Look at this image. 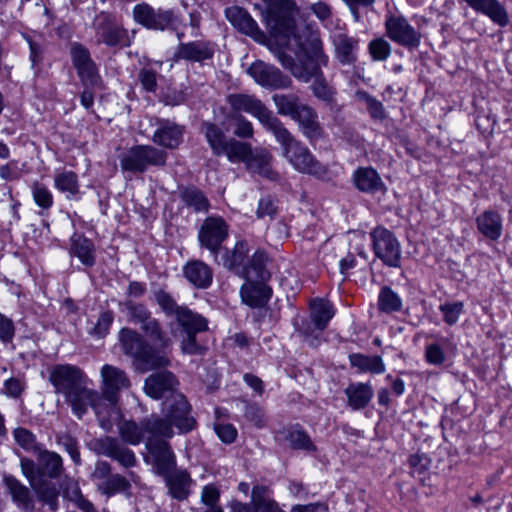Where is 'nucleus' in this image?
Returning a JSON list of instances; mask_svg holds the SVG:
<instances>
[{
	"instance_id": "nucleus-33",
	"label": "nucleus",
	"mask_w": 512,
	"mask_h": 512,
	"mask_svg": "<svg viewBox=\"0 0 512 512\" xmlns=\"http://www.w3.org/2000/svg\"><path fill=\"white\" fill-rule=\"evenodd\" d=\"M476 227L479 233L485 238L496 241L503 231L502 216L493 210H486L479 214L475 219Z\"/></svg>"
},
{
	"instance_id": "nucleus-62",
	"label": "nucleus",
	"mask_w": 512,
	"mask_h": 512,
	"mask_svg": "<svg viewBox=\"0 0 512 512\" xmlns=\"http://www.w3.org/2000/svg\"><path fill=\"white\" fill-rule=\"evenodd\" d=\"M439 310L443 315V321L452 326L459 320L460 315L464 311V303L461 301L446 302L439 306Z\"/></svg>"
},
{
	"instance_id": "nucleus-40",
	"label": "nucleus",
	"mask_w": 512,
	"mask_h": 512,
	"mask_svg": "<svg viewBox=\"0 0 512 512\" xmlns=\"http://www.w3.org/2000/svg\"><path fill=\"white\" fill-rule=\"evenodd\" d=\"M267 259V254L264 251H256L249 260V264L245 266L241 276L246 280L267 281L270 277V273L266 269Z\"/></svg>"
},
{
	"instance_id": "nucleus-60",
	"label": "nucleus",
	"mask_w": 512,
	"mask_h": 512,
	"mask_svg": "<svg viewBox=\"0 0 512 512\" xmlns=\"http://www.w3.org/2000/svg\"><path fill=\"white\" fill-rule=\"evenodd\" d=\"M368 51L374 61H385L390 57L392 47L387 40L379 37L370 41Z\"/></svg>"
},
{
	"instance_id": "nucleus-15",
	"label": "nucleus",
	"mask_w": 512,
	"mask_h": 512,
	"mask_svg": "<svg viewBox=\"0 0 512 512\" xmlns=\"http://www.w3.org/2000/svg\"><path fill=\"white\" fill-rule=\"evenodd\" d=\"M134 20L151 30H166L172 28L177 17L172 10L155 9L147 3L137 4L133 8Z\"/></svg>"
},
{
	"instance_id": "nucleus-57",
	"label": "nucleus",
	"mask_w": 512,
	"mask_h": 512,
	"mask_svg": "<svg viewBox=\"0 0 512 512\" xmlns=\"http://www.w3.org/2000/svg\"><path fill=\"white\" fill-rule=\"evenodd\" d=\"M13 437L15 442L26 451L36 454L42 448V445L37 442L36 436L26 428H15Z\"/></svg>"
},
{
	"instance_id": "nucleus-25",
	"label": "nucleus",
	"mask_w": 512,
	"mask_h": 512,
	"mask_svg": "<svg viewBox=\"0 0 512 512\" xmlns=\"http://www.w3.org/2000/svg\"><path fill=\"white\" fill-rule=\"evenodd\" d=\"M163 479L167 487V494L178 501L186 500L191 494L194 480L185 469H174L164 474Z\"/></svg>"
},
{
	"instance_id": "nucleus-59",
	"label": "nucleus",
	"mask_w": 512,
	"mask_h": 512,
	"mask_svg": "<svg viewBox=\"0 0 512 512\" xmlns=\"http://www.w3.org/2000/svg\"><path fill=\"white\" fill-rule=\"evenodd\" d=\"M356 97L360 102L365 103L370 116L375 120H383L386 117L383 104L366 91L358 90Z\"/></svg>"
},
{
	"instance_id": "nucleus-21",
	"label": "nucleus",
	"mask_w": 512,
	"mask_h": 512,
	"mask_svg": "<svg viewBox=\"0 0 512 512\" xmlns=\"http://www.w3.org/2000/svg\"><path fill=\"white\" fill-rule=\"evenodd\" d=\"M178 380L175 375L167 370L150 374L144 383L146 395L153 399L167 398L173 393H179Z\"/></svg>"
},
{
	"instance_id": "nucleus-19",
	"label": "nucleus",
	"mask_w": 512,
	"mask_h": 512,
	"mask_svg": "<svg viewBox=\"0 0 512 512\" xmlns=\"http://www.w3.org/2000/svg\"><path fill=\"white\" fill-rule=\"evenodd\" d=\"M154 299L166 316H174L179 325L202 324L198 313L187 306L178 305L173 296L163 289L154 292Z\"/></svg>"
},
{
	"instance_id": "nucleus-37",
	"label": "nucleus",
	"mask_w": 512,
	"mask_h": 512,
	"mask_svg": "<svg viewBox=\"0 0 512 512\" xmlns=\"http://www.w3.org/2000/svg\"><path fill=\"white\" fill-rule=\"evenodd\" d=\"M344 393L349 406L354 410L365 408L371 401L374 391L369 383H351L346 387Z\"/></svg>"
},
{
	"instance_id": "nucleus-36",
	"label": "nucleus",
	"mask_w": 512,
	"mask_h": 512,
	"mask_svg": "<svg viewBox=\"0 0 512 512\" xmlns=\"http://www.w3.org/2000/svg\"><path fill=\"white\" fill-rule=\"evenodd\" d=\"M272 155L264 149L252 150L246 162V168L252 173L259 174L268 179H275L277 173L271 167Z\"/></svg>"
},
{
	"instance_id": "nucleus-48",
	"label": "nucleus",
	"mask_w": 512,
	"mask_h": 512,
	"mask_svg": "<svg viewBox=\"0 0 512 512\" xmlns=\"http://www.w3.org/2000/svg\"><path fill=\"white\" fill-rule=\"evenodd\" d=\"M439 341V343H430L425 347V360L430 365L441 366L446 361L445 350H456V345L448 338L441 337Z\"/></svg>"
},
{
	"instance_id": "nucleus-3",
	"label": "nucleus",
	"mask_w": 512,
	"mask_h": 512,
	"mask_svg": "<svg viewBox=\"0 0 512 512\" xmlns=\"http://www.w3.org/2000/svg\"><path fill=\"white\" fill-rule=\"evenodd\" d=\"M282 147L283 157L298 172L323 178L328 169L311 153L309 148L297 140L281 122L272 132Z\"/></svg>"
},
{
	"instance_id": "nucleus-9",
	"label": "nucleus",
	"mask_w": 512,
	"mask_h": 512,
	"mask_svg": "<svg viewBox=\"0 0 512 512\" xmlns=\"http://www.w3.org/2000/svg\"><path fill=\"white\" fill-rule=\"evenodd\" d=\"M190 412L191 406L185 396L181 393H173L162 403L163 416H160V420H164L173 432V427H176L179 433H188L195 426V420Z\"/></svg>"
},
{
	"instance_id": "nucleus-14",
	"label": "nucleus",
	"mask_w": 512,
	"mask_h": 512,
	"mask_svg": "<svg viewBox=\"0 0 512 512\" xmlns=\"http://www.w3.org/2000/svg\"><path fill=\"white\" fill-rule=\"evenodd\" d=\"M228 229L229 226L222 217L210 216L203 221L198 231L200 246L208 249L215 261H218L222 243L228 237Z\"/></svg>"
},
{
	"instance_id": "nucleus-64",
	"label": "nucleus",
	"mask_w": 512,
	"mask_h": 512,
	"mask_svg": "<svg viewBox=\"0 0 512 512\" xmlns=\"http://www.w3.org/2000/svg\"><path fill=\"white\" fill-rule=\"evenodd\" d=\"M138 80L142 88L148 93H155L158 87V73L150 67H143L138 72Z\"/></svg>"
},
{
	"instance_id": "nucleus-51",
	"label": "nucleus",
	"mask_w": 512,
	"mask_h": 512,
	"mask_svg": "<svg viewBox=\"0 0 512 512\" xmlns=\"http://www.w3.org/2000/svg\"><path fill=\"white\" fill-rule=\"evenodd\" d=\"M310 88L314 97L320 101L325 102L327 105L335 104L336 90L327 82L324 74L314 79Z\"/></svg>"
},
{
	"instance_id": "nucleus-30",
	"label": "nucleus",
	"mask_w": 512,
	"mask_h": 512,
	"mask_svg": "<svg viewBox=\"0 0 512 512\" xmlns=\"http://www.w3.org/2000/svg\"><path fill=\"white\" fill-rule=\"evenodd\" d=\"M474 11L487 16L493 23L505 27L509 23V16L505 7L499 0H463Z\"/></svg>"
},
{
	"instance_id": "nucleus-63",
	"label": "nucleus",
	"mask_w": 512,
	"mask_h": 512,
	"mask_svg": "<svg viewBox=\"0 0 512 512\" xmlns=\"http://www.w3.org/2000/svg\"><path fill=\"white\" fill-rule=\"evenodd\" d=\"M113 321V312L103 311L99 314L96 323L89 329V333L96 338H104L109 333Z\"/></svg>"
},
{
	"instance_id": "nucleus-61",
	"label": "nucleus",
	"mask_w": 512,
	"mask_h": 512,
	"mask_svg": "<svg viewBox=\"0 0 512 512\" xmlns=\"http://www.w3.org/2000/svg\"><path fill=\"white\" fill-rule=\"evenodd\" d=\"M56 442L62 446L65 451L70 455L72 461L79 465L81 463V456L78 449V442L71 434L64 432L56 435Z\"/></svg>"
},
{
	"instance_id": "nucleus-24",
	"label": "nucleus",
	"mask_w": 512,
	"mask_h": 512,
	"mask_svg": "<svg viewBox=\"0 0 512 512\" xmlns=\"http://www.w3.org/2000/svg\"><path fill=\"white\" fill-rule=\"evenodd\" d=\"M184 132V126L168 119H159L152 140L163 148L176 149L183 140Z\"/></svg>"
},
{
	"instance_id": "nucleus-55",
	"label": "nucleus",
	"mask_w": 512,
	"mask_h": 512,
	"mask_svg": "<svg viewBox=\"0 0 512 512\" xmlns=\"http://www.w3.org/2000/svg\"><path fill=\"white\" fill-rule=\"evenodd\" d=\"M99 489L104 494L111 496L117 493L127 492L130 489V482L126 477L120 474H112L99 485Z\"/></svg>"
},
{
	"instance_id": "nucleus-49",
	"label": "nucleus",
	"mask_w": 512,
	"mask_h": 512,
	"mask_svg": "<svg viewBox=\"0 0 512 512\" xmlns=\"http://www.w3.org/2000/svg\"><path fill=\"white\" fill-rule=\"evenodd\" d=\"M272 100L276 106L278 114L282 116H289L291 119L304 105L300 98L293 93L289 94H275Z\"/></svg>"
},
{
	"instance_id": "nucleus-50",
	"label": "nucleus",
	"mask_w": 512,
	"mask_h": 512,
	"mask_svg": "<svg viewBox=\"0 0 512 512\" xmlns=\"http://www.w3.org/2000/svg\"><path fill=\"white\" fill-rule=\"evenodd\" d=\"M251 152L252 148L250 144L230 138L225 147L224 155L227 156L231 163L243 162L246 164Z\"/></svg>"
},
{
	"instance_id": "nucleus-45",
	"label": "nucleus",
	"mask_w": 512,
	"mask_h": 512,
	"mask_svg": "<svg viewBox=\"0 0 512 512\" xmlns=\"http://www.w3.org/2000/svg\"><path fill=\"white\" fill-rule=\"evenodd\" d=\"M349 361L352 367L360 372H370L372 374H382L385 372V364L378 355L369 356L361 353L349 355Z\"/></svg>"
},
{
	"instance_id": "nucleus-32",
	"label": "nucleus",
	"mask_w": 512,
	"mask_h": 512,
	"mask_svg": "<svg viewBox=\"0 0 512 512\" xmlns=\"http://www.w3.org/2000/svg\"><path fill=\"white\" fill-rule=\"evenodd\" d=\"M271 293V288L265 284V281L247 280L240 289L243 302L253 308L264 306L271 297Z\"/></svg>"
},
{
	"instance_id": "nucleus-28",
	"label": "nucleus",
	"mask_w": 512,
	"mask_h": 512,
	"mask_svg": "<svg viewBox=\"0 0 512 512\" xmlns=\"http://www.w3.org/2000/svg\"><path fill=\"white\" fill-rule=\"evenodd\" d=\"M198 317L202 320L200 325H180L185 333L180 343L184 354L203 355L207 351V345L197 339V334L208 330V321L200 314Z\"/></svg>"
},
{
	"instance_id": "nucleus-53",
	"label": "nucleus",
	"mask_w": 512,
	"mask_h": 512,
	"mask_svg": "<svg viewBox=\"0 0 512 512\" xmlns=\"http://www.w3.org/2000/svg\"><path fill=\"white\" fill-rule=\"evenodd\" d=\"M378 308L384 313L398 312L402 308V300L396 292L385 286L379 292Z\"/></svg>"
},
{
	"instance_id": "nucleus-46",
	"label": "nucleus",
	"mask_w": 512,
	"mask_h": 512,
	"mask_svg": "<svg viewBox=\"0 0 512 512\" xmlns=\"http://www.w3.org/2000/svg\"><path fill=\"white\" fill-rule=\"evenodd\" d=\"M285 441H287L293 449H300L306 451H315L316 447L313 444L310 436L299 425L291 426L282 431Z\"/></svg>"
},
{
	"instance_id": "nucleus-43",
	"label": "nucleus",
	"mask_w": 512,
	"mask_h": 512,
	"mask_svg": "<svg viewBox=\"0 0 512 512\" xmlns=\"http://www.w3.org/2000/svg\"><path fill=\"white\" fill-rule=\"evenodd\" d=\"M63 497L73 502L82 512H97L94 505L84 498L76 480L65 479L61 485Z\"/></svg>"
},
{
	"instance_id": "nucleus-39",
	"label": "nucleus",
	"mask_w": 512,
	"mask_h": 512,
	"mask_svg": "<svg viewBox=\"0 0 512 512\" xmlns=\"http://www.w3.org/2000/svg\"><path fill=\"white\" fill-rule=\"evenodd\" d=\"M248 252V244L245 241L237 242L233 250H225L222 256L223 266L241 276L246 266L245 260Z\"/></svg>"
},
{
	"instance_id": "nucleus-7",
	"label": "nucleus",
	"mask_w": 512,
	"mask_h": 512,
	"mask_svg": "<svg viewBox=\"0 0 512 512\" xmlns=\"http://www.w3.org/2000/svg\"><path fill=\"white\" fill-rule=\"evenodd\" d=\"M263 16L266 24L278 35L289 37L294 33L295 3L293 0H264Z\"/></svg>"
},
{
	"instance_id": "nucleus-58",
	"label": "nucleus",
	"mask_w": 512,
	"mask_h": 512,
	"mask_svg": "<svg viewBox=\"0 0 512 512\" xmlns=\"http://www.w3.org/2000/svg\"><path fill=\"white\" fill-rule=\"evenodd\" d=\"M31 193L34 202L42 210H49L53 206V194L44 184L35 181L31 185Z\"/></svg>"
},
{
	"instance_id": "nucleus-23",
	"label": "nucleus",
	"mask_w": 512,
	"mask_h": 512,
	"mask_svg": "<svg viewBox=\"0 0 512 512\" xmlns=\"http://www.w3.org/2000/svg\"><path fill=\"white\" fill-rule=\"evenodd\" d=\"M3 484L12 502L22 512L35 511V498L32 491L13 475H4Z\"/></svg>"
},
{
	"instance_id": "nucleus-20",
	"label": "nucleus",
	"mask_w": 512,
	"mask_h": 512,
	"mask_svg": "<svg viewBox=\"0 0 512 512\" xmlns=\"http://www.w3.org/2000/svg\"><path fill=\"white\" fill-rule=\"evenodd\" d=\"M160 438H149L146 442V447L153 458L156 473L163 476L176 469V456L168 442Z\"/></svg>"
},
{
	"instance_id": "nucleus-16",
	"label": "nucleus",
	"mask_w": 512,
	"mask_h": 512,
	"mask_svg": "<svg viewBox=\"0 0 512 512\" xmlns=\"http://www.w3.org/2000/svg\"><path fill=\"white\" fill-rule=\"evenodd\" d=\"M90 449L98 455L117 461L124 468L134 467L137 463L135 453L114 437L94 439L90 443Z\"/></svg>"
},
{
	"instance_id": "nucleus-5",
	"label": "nucleus",
	"mask_w": 512,
	"mask_h": 512,
	"mask_svg": "<svg viewBox=\"0 0 512 512\" xmlns=\"http://www.w3.org/2000/svg\"><path fill=\"white\" fill-rule=\"evenodd\" d=\"M118 431L124 443L134 446L140 444L145 435L147 440L154 437L169 439L174 435L169 425L164 420H160V415L157 414L144 418L139 424L133 420H124L119 423Z\"/></svg>"
},
{
	"instance_id": "nucleus-22",
	"label": "nucleus",
	"mask_w": 512,
	"mask_h": 512,
	"mask_svg": "<svg viewBox=\"0 0 512 512\" xmlns=\"http://www.w3.org/2000/svg\"><path fill=\"white\" fill-rule=\"evenodd\" d=\"M216 45L211 41L197 40L186 43H180L174 54L173 61L185 60L189 62H199L210 60L215 53Z\"/></svg>"
},
{
	"instance_id": "nucleus-54",
	"label": "nucleus",
	"mask_w": 512,
	"mask_h": 512,
	"mask_svg": "<svg viewBox=\"0 0 512 512\" xmlns=\"http://www.w3.org/2000/svg\"><path fill=\"white\" fill-rule=\"evenodd\" d=\"M37 498L44 505H47L51 511L55 512L58 509L59 491L54 484L42 483L34 488Z\"/></svg>"
},
{
	"instance_id": "nucleus-12",
	"label": "nucleus",
	"mask_w": 512,
	"mask_h": 512,
	"mask_svg": "<svg viewBox=\"0 0 512 512\" xmlns=\"http://www.w3.org/2000/svg\"><path fill=\"white\" fill-rule=\"evenodd\" d=\"M386 36L394 43L408 49H417L421 43V33L403 15L386 14Z\"/></svg>"
},
{
	"instance_id": "nucleus-11",
	"label": "nucleus",
	"mask_w": 512,
	"mask_h": 512,
	"mask_svg": "<svg viewBox=\"0 0 512 512\" xmlns=\"http://www.w3.org/2000/svg\"><path fill=\"white\" fill-rule=\"evenodd\" d=\"M370 239L375 256L385 266L400 267L402 250L400 242L393 232L384 227H376L370 232Z\"/></svg>"
},
{
	"instance_id": "nucleus-2",
	"label": "nucleus",
	"mask_w": 512,
	"mask_h": 512,
	"mask_svg": "<svg viewBox=\"0 0 512 512\" xmlns=\"http://www.w3.org/2000/svg\"><path fill=\"white\" fill-rule=\"evenodd\" d=\"M102 395L96 391V397L90 402L100 427L105 431H111L114 424L120 419V410L117 406V395L123 388H128L130 381L121 369L104 365L101 368Z\"/></svg>"
},
{
	"instance_id": "nucleus-38",
	"label": "nucleus",
	"mask_w": 512,
	"mask_h": 512,
	"mask_svg": "<svg viewBox=\"0 0 512 512\" xmlns=\"http://www.w3.org/2000/svg\"><path fill=\"white\" fill-rule=\"evenodd\" d=\"M353 179L356 187L362 192L375 193L384 186L377 171L371 167L358 168Z\"/></svg>"
},
{
	"instance_id": "nucleus-4",
	"label": "nucleus",
	"mask_w": 512,
	"mask_h": 512,
	"mask_svg": "<svg viewBox=\"0 0 512 512\" xmlns=\"http://www.w3.org/2000/svg\"><path fill=\"white\" fill-rule=\"evenodd\" d=\"M118 340L123 353L131 357L141 371L170 365V359L166 353H160L142 334L132 328H121L118 332Z\"/></svg>"
},
{
	"instance_id": "nucleus-26",
	"label": "nucleus",
	"mask_w": 512,
	"mask_h": 512,
	"mask_svg": "<svg viewBox=\"0 0 512 512\" xmlns=\"http://www.w3.org/2000/svg\"><path fill=\"white\" fill-rule=\"evenodd\" d=\"M227 20L241 33L258 40L263 36L256 21L251 15L239 6H231L225 9Z\"/></svg>"
},
{
	"instance_id": "nucleus-29",
	"label": "nucleus",
	"mask_w": 512,
	"mask_h": 512,
	"mask_svg": "<svg viewBox=\"0 0 512 512\" xmlns=\"http://www.w3.org/2000/svg\"><path fill=\"white\" fill-rule=\"evenodd\" d=\"M335 57L342 65H353L358 59L359 39L346 33H337L332 39Z\"/></svg>"
},
{
	"instance_id": "nucleus-10",
	"label": "nucleus",
	"mask_w": 512,
	"mask_h": 512,
	"mask_svg": "<svg viewBox=\"0 0 512 512\" xmlns=\"http://www.w3.org/2000/svg\"><path fill=\"white\" fill-rule=\"evenodd\" d=\"M303 51L305 60L293 69V76L300 82L308 83L323 74L322 67L327 66L329 58L323 52V44L318 37H312Z\"/></svg>"
},
{
	"instance_id": "nucleus-41",
	"label": "nucleus",
	"mask_w": 512,
	"mask_h": 512,
	"mask_svg": "<svg viewBox=\"0 0 512 512\" xmlns=\"http://www.w3.org/2000/svg\"><path fill=\"white\" fill-rule=\"evenodd\" d=\"M42 472L49 478H59L63 472L62 457L53 451L41 448L36 454Z\"/></svg>"
},
{
	"instance_id": "nucleus-56",
	"label": "nucleus",
	"mask_w": 512,
	"mask_h": 512,
	"mask_svg": "<svg viewBox=\"0 0 512 512\" xmlns=\"http://www.w3.org/2000/svg\"><path fill=\"white\" fill-rule=\"evenodd\" d=\"M123 306L127 311L129 321L140 326L153 317L151 311L142 303L127 300L123 302Z\"/></svg>"
},
{
	"instance_id": "nucleus-52",
	"label": "nucleus",
	"mask_w": 512,
	"mask_h": 512,
	"mask_svg": "<svg viewBox=\"0 0 512 512\" xmlns=\"http://www.w3.org/2000/svg\"><path fill=\"white\" fill-rule=\"evenodd\" d=\"M181 199L186 206L192 208L195 212H207L209 202L206 196L197 188H186L181 192Z\"/></svg>"
},
{
	"instance_id": "nucleus-27",
	"label": "nucleus",
	"mask_w": 512,
	"mask_h": 512,
	"mask_svg": "<svg viewBox=\"0 0 512 512\" xmlns=\"http://www.w3.org/2000/svg\"><path fill=\"white\" fill-rule=\"evenodd\" d=\"M185 279L197 289H207L213 281L211 267L202 260L188 261L182 268Z\"/></svg>"
},
{
	"instance_id": "nucleus-34",
	"label": "nucleus",
	"mask_w": 512,
	"mask_h": 512,
	"mask_svg": "<svg viewBox=\"0 0 512 512\" xmlns=\"http://www.w3.org/2000/svg\"><path fill=\"white\" fill-rule=\"evenodd\" d=\"M70 255L77 257L86 267H92L95 264V245L92 240L80 233H74L70 237Z\"/></svg>"
},
{
	"instance_id": "nucleus-42",
	"label": "nucleus",
	"mask_w": 512,
	"mask_h": 512,
	"mask_svg": "<svg viewBox=\"0 0 512 512\" xmlns=\"http://www.w3.org/2000/svg\"><path fill=\"white\" fill-rule=\"evenodd\" d=\"M54 187L65 193L67 199H75L80 193L78 176L71 170L57 171L54 175Z\"/></svg>"
},
{
	"instance_id": "nucleus-8",
	"label": "nucleus",
	"mask_w": 512,
	"mask_h": 512,
	"mask_svg": "<svg viewBox=\"0 0 512 512\" xmlns=\"http://www.w3.org/2000/svg\"><path fill=\"white\" fill-rule=\"evenodd\" d=\"M227 103L235 112H245L256 119L271 133L281 123L273 111L255 95L245 93H233L227 96Z\"/></svg>"
},
{
	"instance_id": "nucleus-47",
	"label": "nucleus",
	"mask_w": 512,
	"mask_h": 512,
	"mask_svg": "<svg viewBox=\"0 0 512 512\" xmlns=\"http://www.w3.org/2000/svg\"><path fill=\"white\" fill-rule=\"evenodd\" d=\"M334 316L332 305L322 299H316L311 303L310 318L318 331H323Z\"/></svg>"
},
{
	"instance_id": "nucleus-13",
	"label": "nucleus",
	"mask_w": 512,
	"mask_h": 512,
	"mask_svg": "<svg viewBox=\"0 0 512 512\" xmlns=\"http://www.w3.org/2000/svg\"><path fill=\"white\" fill-rule=\"evenodd\" d=\"M96 38L108 47H128L131 39L128 31L115 22L114 17L106 12L99 13L94 20Z\"/></svg>"
},
{
	"instance_id": "nucleus-6",
	"label": "nucleus",
	"mask_w": 512,
	"mask_h": 512,
	"mask_svg": "<svg viewBox=\"0 0 512 512\" xmlns=\"http://www.w3.org/2000/svg\"><path fill=\"white\" fill-rule=\"evenodd\" d=\"M166 159L167 153L152 145H135L122 154L120 166L123 171L143 173L149 166L165 165Z\"/></svg>"
},
{
	"instance_id": "nucleus-31",
	"label": "nucleus",
	"mask_w": 512,
	"mask_h": 512,
	"mask_svg": "<svg viewBox=\"0 0 512 512\" xmlns=\"http://www.w3.org/2000/svg\"><path fill=\"white\" fill-rule=\"evenodd\" d=\"M292 120L298 123L300 131L309 140H317L322 136L318 115L311 106L304 103Z\"/></svg>"
},
{
	"instance_id": "nucleus-17",
	"label": "nucleus",
	"mask_w": 512,
	"mask_h": 512,
	"mask_svg": "<svg viewBox=\"0 0 512 512\" xmlns=\"http://www.w3.org/2000/svg\"><path fill=\"white\" fill-rule=\"evenodd\" d=\"M247 73L257 84L269 89L288 88L292 83L291 79L283 75L277 67L260 60L252 63Z\"/></svg>"
},
{
	"instance_id": "nucleus-1",
	"label": "nucleus",
	"mask_w": 512,
	"mask_h": 512,
	"mask_svg": "<svg viewBox=\"0 0 512 512\" xmlns=\"http://www.w3.org/2000/svg\"><path fill=\"white\" fill-rule=\"evenodd\" d=\"M49 380L55 391L64 395L78 418L87 412L90 402L96 397V391L88 388L87 376L77 366L55 365L51 368Z\"/></svg>"
},
{
	"instance_id": "nucleus-18",
	"label": "nucleus",
	"mask_w": 512,
	"mask_h": 512,
	"mask_svg": "<svg viewBox=\"0 0 512 512\" xmlns=\"http://www.w3.org/2000/svg\"><path fill=\"white\" fill-rule=\"evenodd\" d=\"M71 59L77 74L84 86L97 87L100 76L96 64L91 59L89 50L79 43H73L70 48Z\"/></svg>"
},
{
	"instance_id": "nucleus-35",
	"label": "nucleus",
	"mask_w": 512,
	"mask_h": 512,
	"mask_svg": "<svg viewBox=\"0 0 512 512\" xmlns=\"http://www.w3.org/2000/svg\"><path fill=\"white\" fill-rule=\"evenodd\" d=\"M140 329L147 338L151 340L153 347H155L160 353H166L168 355V351L172 347L173 341L163 330L158 319L152 317L142 324Z\"/></svg>"
},
{
	"instance_id": "nucleus-44",
	"label": "nucleus",
	"mask_w": 512,
	"mask_h": 512,
	"mask_svg": "<svg viewBox=\"0 0 512 512\" xmlns=\"http://www.w3.org/2000/svg\"><path fill=\"white\" fill-rule=\"evenodd\" d=\"M201 131L204 133L213 154L216 156L224 155L229 139L226 138L223 130L214 123L204 122Z\"/></svg>"
}]
</instances>
